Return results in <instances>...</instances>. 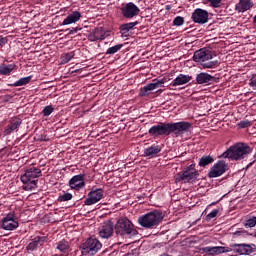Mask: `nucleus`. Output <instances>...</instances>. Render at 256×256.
I'll return each instance as SVG.
<instances>
[{
    "mask_svg": "<svg viewBox=\"0 0 256 256\" xmlns=\"http://www.w3.org/2000/svg\"><path fill=\"white\" fill-rule=\"evenodd\" d=\"M193 127L191 122L180 121V122H170L163 123L160 122L157 125L152 126L148 133L154 139L157 137H169V135H174V137H181L185 135V133H189V130Z\"/></svg>",
    "mask_w": 256,
    "mask_h": 256,
    "instance_id": "1",
    "label": "nucleus"
},
{
    "mask_svg": "<svg viewBox=\"0 0 256 256\" xmlns=\"http://www.w3.org/2000/svg\"><path fill=\"white\" fill-rule=\"evenodd\" d=\"M253 247H255V244H232L231 249L234 251V253H237L238 255H251L253 253Z\"/></svg>",
    "mask_w": 256,
    "mask_h": 256,
    "instance_id": "14",
    "label": "nucleus"
},
{
    "mask_svg": "<svg viewBox=\"0 0 256 256\" xmlns=\"http://www.w3.org/2000/svg\"><path fill=\"white\" fill-rule=\"evenodd\" d=\"M214 57H217L215 52L207 48H202L194 52L193 61L200 63L204 69H215L219 65V60L211 61Z\"/></svg>",
    "mask_w": 256,
    "mask_h": 256,
    "instance_id": "4",
    "label": "nucleus"
},
{
    "mask_svg": "<svg viewBox=\"0 0 256 256\" xmlns=\"http://www.w3.org/2000/svg\"><path fill=\"white\" fill-rule=\"evenodd\" d=\"M193 79V76L179 74L170 84L171 87H179L181 85H187Z\"/></svg>",
    "mask_w": 256,
    "mask_h": 256,
    "instance_id": "23",
    "label": "nucleus"
},
{
    "mask_svg": "<svg viewBox=\"0 0 256 256\" xmlns=\"http://www.w3.org/2000/svg\"><path fill=\"white\" fill-rule=\"evenodd\" d=\"M219 214V210L218 209H214L212 210L209 214H207L206 219L207 221H211V219H215V217H217V215Z\"/></svg>",
    "mask_w": 256,
    "mask_h": 256,
    "instance_id": "39",
    "label": "nucleus"
},
{
    "mask_svg": "<svg viewBox=\"0 0 256 256\" xmlns=\"http://www.w3.org/2000/svg\"><path fill=\"white\" fill-rule=\"evenodd\" d=\"M15 70V64H2L0 65V75H11Z\"/></svg>",
    "mask_w": 256,
    "mask_h": 256,
    "instance_id": "27",
    "label": "nucleus"
},
{
    "mask_svg": "<svg viewBox=\"0 0 256 256\" xmlns=\"http://www.w3.org/2000/svg\"><path fill=\"white\" fill-rule=\"evenodd\" d=\"M69 187L74 189V191H80V189H83V187H85V175L79 174L73 176L69 180Z\"/></svg>",
    "mask_w": 256,
    "mask_h": 256,
    "instance_id": "17",
    "label": "nucleus"
},
{
    "mask_svg": "<svg viewBox=\"0 0 256 256\" xmlns=\"http://www.w3.org/2000/svg\"><path fill=\"white\" fill-rule=\"evenodd\" d=\"M71 199H73V194L71 193H64L58 197V201L60 203H63L65 201H71Z\"/></svg>",
    "mask_w": 256,
    "mask_h": 256,
    "instance_id": "34",
    "label": "nucleus"
},
{
    "mask_svg": "<svg viewBox=\"0 0 256 256\" xmlns=\"http://www.w3.org/2000/svg\"><path fill=\"white\" fill-rule=\"evenodd\" d=\"M238 127H240V129H246V127H251V121L249 120L240 121L238 123Z\"/></svg>",
    "mask_w": 256,
    "mask_h": 256,
    "instance_id": "40",
    "label": "nucleus"
},
{
    "mask_svg": "<svg viewBox=\"0 0 256 256\" xmlns=\"http://www.w3.org/2000/svg\"><path fill=\"white\" fill-rule=\"evenodd\" d=\"M214 9H218V7H221V0H206Z\"/></svg>",
    "mask_w": 256,
    "mask_h": 256,
    "instance_id": "41",
    "label": "nucleus"
},
{
    "mask_svg": "<svg viewBox=\"0 0 256 256\" xmlns=\"http://www.w3.org/2000/svg\"><path fill=\"white\" fill-rule=\"evenodd\" d=\"M137 25H139L138 21L122 24L120 26V33H121L122 37L127 35V33H129V30L133 29V27H137Z\"/></svg>",
    "mask_w": 256,
    "mask_h": 256,
    "instance_id": "26",
    "label": "nucleus"
},
{
    "mask_svg": "<svg viewBox=\"0 0 256 256\" xmlns=\"http://www.w3.org/2000/svg\"><path fill=\"white\" fill-rule=\"evenodd\" d=\"M252 152L253 149L246 143H237L230 146L224 153H222L221 157H223V159L241 161V159H245V157Z\"/></svg>",
    "mask_w": 256,
    "mask_h": 256,
    "instance_id": "3",
    "label": "nucleus"
},
{
    "mask_svg": "<svg viewBox=\"0 0 256 256\" xmlns=\"http://www.w3.org/2000/svg\"><path fill=\"white\" fill-rule=\"evenodd\" d=\"M253 23L256 25V15L253 17Z\"/></svg>",
    "mask_w": 256,
    "mask_h": 256,
    "instance_id": "46",
    "label": "nucleus"
},
{
    "mask_svg": "<svg viewBox=\"0 0 256 256\" xmlns=\"http://www.w3.org/2000/svg\"><path fill=\"white\" fill-rule=\"evenodd\" d=\"M204 253H210V255H221V253H231L233 249L225 246H206L202 248Z\"/></svg>",
    "mask_w": 256,
    "mask_h": 256,
    "instance_id": "18",
    "label": "nucleus"
},
{
    "mask_svg": "<svg viewBox=\"0 0 256 256\" xmlns=\"http://www.w3.org/2000/svg\"><path fill=\"white\" fill-rule=\"evenodd\" d=\"M167 80L165 78L162 79H154L152 83H154L156 89H159V87H163L165 85V82Z\"/></svg>",
    "mask_w": 256,
    "mask_h": 256,
    "instance_id": "37",
    "label": "nucleus"
},
{
    "mask_svg": "<svg viewBox=\"0 0 256 256\" xmlns=\"http://www.w3.org/2000/svg\"><path fill=\"white\" fill-rule=\"evenodd\" d=\"M73 57H75L74 52H68V53L63 54L61 56L62 65H65V64L69 63V61H71V59H73Z\"/></svg>",
    "mask_w": 256,
    "mask_h": 256,
    "instance_id": "33",
    "label": "nucleus"
},
{
    "mask_svg": "<svg viewBox=\"0 0 256 256\" xmlns=\"http://www.w3.org/2000/svg\"><path fill=\"white\" fill-rule=\"evenodd\" d=\"M31 79H32L31 76L20 78L15 83L9 84V87H23V85H28V83H31Z\"/></svg>",
    "mask_w": 256,
    "mask_h": 256,
    "instance_id": "29",
    "label": "nucleus"
},
{
    "mask_svg": "<svg viewBox=\"0 0 256 256\" xmlns=\"http://www.w3.org/2000/svg\"><path fill=\"white\" fill-rule=\"evenodd\" d=\"M227 171V163L223 160H219L215 163L208 172V177L210 179H215L217 177H221Z\"/></svg>",
    "mask_w": 256,
    "mask_h": 256,
    "instance_id": "9",
    "label": "nucleus"
},
{
    "mask_svg": "<svg viewBox=\"0 0 256 256\" xmlns=\"http://www.w3.org/2000/svg\"><path fill=\"white\" fill-rule=\"evenodd\" d=\"M215 81V76H211L209 73L201 72L196 76V82L198 85H213Z\"/></svg>",
    "mask_w": 256,
    "mask_h": 256,
    "instance_id": "20",
    "label": "nucleus"
},
{
    "mask_svg": "<svg viewBox=\"0 0 256 256\" xmlns=\"http://www.w3.org/2000/svg\"><path fill=\"white\" fill-rule=\"evenodd\" d=\"M191 19L198 25H205V23L209 21V12H207V10L197 8L192 13Z\"/></svg>",
    "mask_w": 256,
    "mask_h": 256,
    "instance_id": "12",
    "label": "nucleus"
},
{
    "mask_svg": "<svg viewBox=\"0 0 256 256\" xmlns=\"http://www.w3.org/2000/svg\"><path fill=\"white\" fill-rule=\"evenodd\" d=\"M163 219H165L163 212L161 210H154L138 217V224L144 229H157Z\"/></svg>",
    "mask_w": 256,
    "mask_h": 256,
    "instance_id": "5",
    "label": "nucleus"
},
{
    "mask_svg": "<svg viewBox=\"0 0 256 256\" xmlns=\"http://www.w3.org/2000/svg\"><path fill=\"white\" fill-rule=\"evenodd\" d=\"M87 39L91 43H95V41L105 40V32L103 31V28H95L92 31H90L87 35Z\"/></svg>",
    "mask_w": 256,
    "mask_h": 256,
    "instance_id": "21",
    "label": "nucleus"
},
{
    "mask_svg": "<svg viewBox=\"0 0 256 256\" xmlns=\"http://www.w3.org/2000/svg\"><path fill=\"white\" fill-rule=\"evenodd\" d=\"M121 49H123V44H117L108 48L105 55H115V53H118V51H121Z\"/></svg>",
    "mask_w": 256,
    "mask_h": 256,
    "instance_id": "32",
    "label": "nucleus"
},
{
    "mask_svg": "<svg viewBox=\"0 0 256 256\" xmlns=\"http://www.w3.org/2000/svg\"><path fill=\"white\" fill-rule=\"evenodd\" d=\"M113 235V222L108 221L101 224L99 227V236L102 239H109Z\"/></svg>",
    "mask_w": 256,
    "mask_h": 256,
    "instance_id": "19",
    "label": "nucleus"
},
{
    "mask_svg": "<svg viewBox=\"0 0 256 256\" xmlns=\"http://www.w3.org/2000/svg\"><path fill=\"white\" fill-rule=\"evenodd\" d=\"M81 19V12L73 11L69 14L62 22V25H73V23H77Z\"/></svg>",
    "mask_w": 256,
    "mask_h": 256,
    "instance_id": "24",
    "label": "nucleus"
},
{
    "mask_svg": "<svg viewBox=\"0 0 256 256\" xmlns=\"http://www.w3.org/2000/svg\"><path fill=\"white\" fill-rule=\"evenodd\" d=\"M7 43V38L0 36V47H3V45H6Z\"/></svg>",
    "mask_w": 256,
    "mask_h": 256,
    "instance_id": "45",
    "label": "nucleus"
},
{
    "mask_svg": "<svg viewBox=\"0 0 256 256\" xmlns=\"http://www.w3.org/2000/svg\"><path fill=\"white\" fill-rule=\"evenodd\" d=\"M54 110L55 109L51 105L45 106L44 109L42 110L43 116L49 117V115H51V113H53Z\"/></svg>",
    "mask_w": 256,
    "mask_h": 256,
    "instance_id": "35",
    "label": "nucleus"
},
{
    "mask_svg": "<svg viewBox=\"0 0 256 256\" xmlns=\"http://www.w3.org/2000/svg\"><path fill=\"white\" fill-rule=\"evenodd\" d=\"M23 120L19 117L11 118L8 122V125L4 129V135H11V133L15 131H19V127H21Z\"/></svg>",
    "mask_w": 256,
    "mask_h": 256,
    "instance_id": "15",
    "label": "nucleus"
},
{
    "mask_svg": "<svg viewBox=\"0 0 256 256\" xmlns=\"http://www.w3.org/2000/svg\"><path fill=\"white\" fill-rule=\"evenodd\" d=\"M233 237H245L247 235V231L245 229L240 228L238 231L232 233Z\"/></svg>",
    "mask_w": 256,
    "mask_h": 256,
    "instance_id": "38",
    "label": "nucleus"
},
{
    "mask_svg": "<svg viewBox=\"0 0 256 256\" xmlns=\"http://www.w3.org/2000/svg\"><path fill=\"white\" fill-rule=\"evenodd\" d=\"M66 31H68V35H75V33H77L78 31H81V28L76 27L72 29H66Z\"/></svg>",
    "mask_w": 256,
    "mask_h": 256,
    "instance_id": "43",
    "label": "nucleus"
},
{
    "mask_svg": "<svg viewBox=\"0 0 256 256\" xmlns=\"http://www.w3.org/2000/svg\"><path fill=\"white\" fill-rule=\"evenodd\" d=\"M249 85H250V87H253L254 89H256V74H254L251 77Z\"/></svg>",
    "mask_w": 256,
    "mask_h": 256,
    "instance_id": "44",
    "label": "nucleus"
},
{
    "mask_svg": "<svg viewBox=\"0 0 256 256\" xmlns=\"http://www.w3.org/2000/svg\"><path fill=\"white\" fill-rule=\"evenodd\" d=\"M103 247V244L97 239L90 237L81 246L82 255H95Z\"/></svg>",
    "mask_w": 256,
    "mask_h": 256,
    "instance_id": "8",
    "label": "nucleus"
},
{
    "mask_svg": "<svg viewBox=\"0 0 256 256\" xmlns=\"http://www.w3.org/2000/svg\"><path fill=\"white\" fill-rule=\"evenodd\" d=\"M1 227L4 231H15L19 227V222L15 220V214H7L1 221Z\"/></svg>",
    "mask_w": 256,
    "mask_h": 256,
    "instance_id": "11",
    "label": "nucleus"
},
{
    "mask_svg": "<svg viewBox=\"0 0 256 256\" xmlns=\"http://www.w3.org/2000/svg\"><path fill=\"white\" fill-rule=\"evenodd\" d=\"M161 153V147L159 145H152L144 150L145 157H155Z\"/></svg>",
    "mask_w": 256,
    "mask_h": 256,
    "instance_id": "25",
    "label": "nucleus"
},
{
    "mask_svg": "<svg viewBox=\"0 0 256 256\" xmlns=\"http://www.w3.org/2000/svg\"><path fill=\"white\" fill-rule=\"evenodd\" d=\"M256 225V217L250 218L246 221L245 227H255Z\"/></svg>",
    "mask_w": 256,
    "mask_h": 256,
    "instance_id": "42",
    "label": "nucleus"
},
{
    "mask_svg": "<svg viewBox=\"0 0 256 256\" xmlns=\"http://www.w3.org/2000/svg\"><path fill=\"white\" fill-rule=\"evenodd\" d=\"M198 177L199 171H197L195 164L193 163L175 176V183H196Z\"/></svg>",
    "mask_w": 256,
    "mask_h": 256,
    "instance_id": "7",
    "label": "nucleus"
},
{
    "mask_svg": "<svg viewBox=\"0 0 256 256\" xmlns=\"http://www.w3.org/2000/svg\"><path fill=\"white\" fill-rule=\"evenodd\" d=\"M43 176L41 168L35 166H29L25 169L23 175H21L20 180L23 183L24 191H33L37 189V183H39V177Z\"/></svg>",
    "mask_w": 256,
    "mask_h": 256,
    "instance_id": "2",
    "label": "nucleus"
},
{
    "mask_svg": "<svg viewBox=\"0 0 256 256\" xmlns=\"http://www.w3.org/2000/svg\"><path fill=\"white\" fill-rule=\"evenodd\" d=\"M69 242L67 240H61L57 243L56 249L60 251V253H69Z\"/></svg>",
    "mask_w": 256,
    "mask_h": 256,
    "instance_id": "31",
    "label": "nucleus"
},
{
    "mask_svg": "<svg viewBox=\"0 0 256 256\" xmlns=\"http://www.w3.org/2000/svg\"><path fill=\"white\" fill-rule=\"evenodd\" d=\"M214 161L213 156L207 155L200 158L198 165L199 167H207V165H211Z\"/></svg>",
    "mask_w": 256,
    "mask_h": 256,
    "instance_id": "30",
    "label": "nucleus"
},
{
    "mask_svg": "<svg viewBox=\"0 0 256 256\" xmlns=\"http://www.w3.org/2000/svg\"><path fill=\"white\" fill-rule=\"evenodd\" d=\"M103 199V189L98 188L88 193V198L84 201L85 205L91 206L99 203Z\"/></svg>",
    "mask_w": 256,
    "mask_h": 256,
    "instance_id": "13",
    "label": "nucleus"
},
{
    "mask_svg": "<svg viewBox=\"0 0 256 256\" xmlns=\"http://www.w3.org/2000/svg\"><path fill=\"white\" fill-rule=\"evenodd\" d=\"M47 241V237L45 236H35L33 239L30 240L28 245L26 246V251L29 253H33V251H37L39 247L43 246V243Z\"/></svg>",
    "mask_w": 256,
    "mask_h": 256,
    "instance_id": "16",
    "label": "nucleus"
},
{
    "mask_svg": "<svg viewBox=\"0 0 256 256\" xmlns=\"http://www.w3.org/2000/svg\"><path fill=\"white\" fill-rule=\"evenodd\" d=\"M121 13L125 19H133V17H137L141 13V10L135 3L129 2L121 8Z\"/></svg>",
    "mask_w": 256,
    "mask_h": 256,
    "instance_id": "10",
    "label": "nucleus"
},
{
    "mask_svg": "<svg viewBox=\"0 0 256 256\" xmlns=\"http://www.w3.org/2000/svg\"><path fill=\"white\" fill-rule=\"evenodd\" d=\"M253 5V0H239V2L235 5V11L238 13H245V11L253 9Z\"/></svg>",
    "mask_w": 256,
    "mask_h": 256,
    "instance_id": "22",
    "label": "nucleus"
},
{
    "mask_svg": "<svg viewBox=\"0 0 256 256\" xmlns=\"http://www.w3.org/2000/svg\"><path fill=\"white\" fill-rule=\"evenodd\" d=\"M115 233L124 239H131L139 235V232L135 229V225L127 217L118 219L115 225Z\"/></svg>",
    "mask_w": 256,
    "mask_h": 256,
    "instance_id": "6",
    "label": "nucleus"
},
{
    "mask_svg": "<svg viewBox=\"0 0 256 256\" xmlns=\"http://www.w3.org/2000/svg\"><path fill=\"white\" fill-rule=\"evenodd\" d=\"M155 89L157 88L155 87V84L153 82L147 84L146 86L140 89V97H147L149 95V92L155 91Z\"/></svg>",
    "mask_w": 256,
    "mask_h": 256,
    "instance_id": "28",
    "label": "nucleus"
},
{
    "mask_svg": "<svg viewBox=\"0 0 256 256\" xmlns=\"http://www.w3.org/2000/svg\"><path fill=\"white\" fill-rule=\"evenodd\" d=\"M183 23H185V18H183L181 16H177L173 20V25H175L176 27H181V25H183Z\"/></svg>",
    "mask_w": 256,
    "mask_h": 256,
    "instance_id": "36",
    "label": "nucleus"
}]
</instances>
